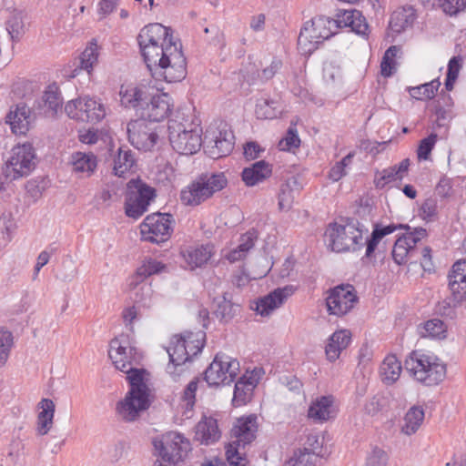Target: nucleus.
Here are the masks:
<instances>
[{"label": "nucleus", "mask_w": 466, "mask_h": 466, "mask_svg": "<svg viewBox=\"0 0 466 466\" xmlns=\"http://www.w3.org/2000/svg\"><path fill=\"white\" fill-rule=\"evenodd\" d=\"M151 76L167 83L182 81L187 76V59L178 42H169L159 56L146 63Z\"/></svg>", "instance_id": "nucleus-1"}, {"label": "nucleus", "mask_w": 466, "mask_h": 466, "mask_svg": "<svg viewBox=\"0 0 466 466\" xmlns=\"http://www.w3.org/2000/svg\"><path fill=\"white\" fill-rule=\"evenodd\" d=\"M167 130L170 145L178 154L191 156L201 148L202 127L184 114L169 119Z\"/></svg>", "instance_id": "nucleus-2"}, {"label": "nucleus", "mask_w": 466, "mask_h": 466, "mask_svg": "<svg viewBox=\"0 0 466 466\" xmlns=\"http://www.w3.org/2000/svg\"><path fill=\"white\" fill-rule=\"evenodd\" d=\"M367 229L354 218L331 223L325 231V242L335 252L356 251L364 246Z\"/></svg>", "instance_id": "nucleus-3"}, {"label": "nucleus", "mask_w": 466, "mask_h": 466, "mask_svg": "<svg viewBox=\"0 0 466 466\" xmlns=\"http://www.w3.org/2000/svg\"><path fill=\"white\" fill-rule=\"evenodd\" d=\"M258 431L257 417L249 415L237 420L231 430L235 441L226 447V458L230 466H246L248 460L242 450L256 438Z\"/></svg>", "instance_id": "nucleus-4"}, {"label": "nucleus", "mask_w": 466, "mask_h": 466, "mask_svg": "<svg viewBox=\"0 0 466 466\" xmlns=\"http://www.w3.org/2000/svg\"><path fill=\"white\" fill-rule=\"evenodd\" d=\"M405 367L417 381L426 386L437 385L446 376V366L432 356L412 352L405 360Z\"/></svg>", "instance_id": "nucleus-5"}, {"label": "nucleus", "mask_w": 466, "mask_h": 466, "mask_svg": "<svg viewBox=\"0 0 466 466\" xmlns=\"http://www.w3.org/2000/svg\"><path fill=\"white\" fill-rule=\"evenodd\" d=\"M226 185L227 178L223 173L202 175L181 190L180 200L185 206H198Z\"/></svg>", "instance_id": "nucleus-6"}, {"label": "nucleus", "mask_w": 466, "mask_h": 466, "mask_svg": "<svg viewBox=\"0 0 466 466\" xmlns=\"http://www.w3.org/2000/svg\"><path fill=\"white\" fill-rule=\"evenodd\" d=\"M336 25L329 17L319 15L304 24L298 38V48L304 56L311 55L319 46L331 37Z\"/></svg>", "instance_id": "nucleus-7"}, {"label": "nucleus", "mask_w": 466, "mask_h": 466, "mask_svg": "<svg viewBox=\"0 0 466 466\" xmlns=\"http://www.w3.org/2000/svg\"><path fill=\"white\" fill-rule=\"evenodd\" d=\"M173 36L170 27L159 23H153L143 27L138 35L137 42L145 63L159 56L160 52L169 45V42H178Z\"/></svg>", "instance_id": "nucleus-8"}, {"label": "nucleus", "mask_w": 466, "mask_h": 466, "mask_svg": "<svg viewBox=\"0 0 466 466\" xmlns=\"http://www.w3.org/2000/svg\"><path fill=\"white\" fill-rule=\"evenodd\" d=\"M166 266L156 259H149L144 262L129 279V287L135 290V303L144 308L153 306L154 290L150 283L145 282V279L164 270Z\"/></svg>", "instance_id": "nucleus-9"}, {"label": "nucleus", "mask_w": 466, "mask_h": 466, "mask_svg": "<svg viewBox=\"0 0 466 466\" xmlns=\"http://www.w3.org/2000/svg\"><path fill=\"white\" fill-rule=\"evenodd\" d=\"M206 334L203 331L186 332L172 337L167 349L169 362H188L201 352Z\"/></svg>", "instance_id": "nucleus-10"}, {"label": "nucleus", "mask_w": 466, "mask_h": 466, "mask_svg": "<svg viewBox=\"0 0 466 466\" xmlns=\"http://www.w3.org/2000/svg\"><path fill=\"white\" fill-rule=\"evenodd\" d=\"M153 445L162 461L168 464H177L182 461L190 451L189 441L176 431H168L159 439H155Z\"/></svg>", "instance_id": "nucleus-11"}, {"label": "nucleus", "mask_w": 466, "mask_h": 466, "mask_svg": "<svg viewBox=\"0 0 466 466\" xmlns=\"http://www.w3.org/2000/svg\"><path fill=\"white\" fill-rule=\"evenodd\" d=\"M156 197L154 187L139 179H131L127 183L125 211L132 218H140L147 210L150 202Z\"/></svg>", "instance_id": "nucleus-12"}, {"label": "nucleus", "mask_w": 466, "mask_h": 466, "mask_svg": "<svg viewBox=\"0 0 466 466\" xmlns=\"http://www.w3.org/2000/svg\"><path fill=\"white\" fill-rule=\"evenodd\" d=\"M238 360L224 353H218L205 371V380L209 386L227 385L234 381L239 372Z\"/></svg>", "instance_id": "nucleus-13"}, {"label": "nucleus", "mask_w": 466, "mask_h": 466, "mask_svg": "<svg viewBox=\"0 0 466 466\" xmlns=\"http://www.w3.org/2000/svg\"><path fill=\"white\" fill-rule=\"evenodd\" d=\"M35 151L29 143L15 147L12 156L4 168V175L8 179H17L28 176L35 167Z\"/></svg>", "instance_id": "nucleus-14"}, {"label": "nucleus", "mask_w": 466, "mask_h": 466, "mask_svg": "<svg viewBox=\"0 0 466 466\" xmlns=\"http://www.w3.org/2000/svg\"><path fill=\"white\" fill-rule=\"evenodd\" d=\"M173 223V216L168 213L148 215L140 225L142 238L157 244L165 242L171 236Z\"/></svg>", "instance_id": "nucleus-15"}, {"label": "nucleus", "mask_w": 466, "mask_h": 466, "mask_svg": "<svg viewBox=\"0 0 466 466\" xmlns=\"http://www.w3.org/2000/svg\"><path fill=\"white\" fill-rule=\"evenodd\" d=\"M127 130L128 141L138 150H151L159 138L157 126L142 116L130 121Z\"/></svg>", "instance_id": "nucleus-16"}, {"label": "nucleus", "mask_w": 466, "mask_h": 466, "mask_svg": "<svg viewBox=\"0 0 466 466\" xmlns=\"http://www.w3.org/2000/svg\"><path fill=\"white\" fill-rule=\"evenodd\" d=\"M109 358L115 367L124 371H130L133 366L139 364L140 355L137 349L130 345L127 335L121 334L110 341Z\"/></svg>", "instance_id": "nucleus-17"}, {"label": "nucleus", "mask_w": 466, "mask_h": 466, "mask_svg": "<svg viewBox=\"0 0 466 466\" xmlns=\"http://www.w3.org/2000/svg\"><path fill=\"white\" fill-rule=\"evenodd\" d=\"M65 111L70 118L82 122L97 123L106 116L104 105L99 100L87 96L69 101Z\"/></svg>", "instance_id": "nucleus-18"}, {"label": "nucleus", "mask_w": 466, "mask_h": 466, "mask_svg": "<svg viewBox=\"0 0 466 466\" xmlns=\"http://www.w3.org/2000/svg\"><path fill=\"white\" fill-rule=\"evenodd\" d=\"M358 302V296L352 285H339L329 291L326 305L329 314L338 317L350 312Z\"/></svg>", "instance_id": "nucleus-19"}, {"label": "nucleus", "mask_w": 466, "mask_h": 466, "mask_svg": "<svg viewBox=\"0 0 466 466\" xmlns=\"http://www.w3.org/2000/svg\"><path fill=\"white\" fill-rule=\"evenodd\" d=\"M172 107V99L167 93L150 92L148 100L142 106L140 116L152 123L159 122L169 116Z\"/></svg>", "instance_id": "nucleus-20"}, {"label": "nucleus", "mask_w": 466, "mask_h": 466, "mask_svg": "<svg viewBox=\"0 0 466 466\" xmlns=\"http://www.w3.org/2000/svg\"><path fill=\"white\" fill-rule=\"evenodd\" d=\"M149 406L148 397L128 391L125 399L117 402L116 410L123 420L130 422L136 420Z\"/></svg>", "instance_id": "nucleus-21"}, {"label": "nucleus", "mask_w": 466, "mask_h": 466, "mask_svg": "<svg viewBox=\"0 0 466 466\" xmlns=\"http://www.w3.org/2000/svg\"><path fill=\"white\" fill-rule=\"evenodd\" d=\"M150 87L145 85H122L119 91L121 105L127 108H133L140 115L150 96Z\"/></svg>", "instance_id": "nucleus-22"}, {"label": "nucleus", "mask_w": 466, "mask_h": 466, "mask_svg": "<svg viewBox=\"0 0 466 466\" xmlns=\"http://www.w3.org/2000/svg\"><path fill=\"white\" fill-rule=\"evenodd\" d=\"M295 289L292 285L274 289L258 299L255 310L261 316H268L273 310L279 308L294 293Z\"/></svg>", "instance_id": "nucleus-23"}, {"label": "nucleus", "mask_w": 466, "mask_h": 466, "mask_svg": "<svg viewBox=\"0 0 466 466\" xmlns=\"http://www.w3.org/2000/svg\"><path fill=\"white\" fill-rule=\"evenodd\" d=\"M336 25H332L334 32L338 28L350 27L358 35H366L369 25L366 18L358 10H344L337 14V18L332 19Z\"/></svg>", "instance_id": "nucleus-24"}, {"label": "nucleus", "mask_w": 466, "mask_h": 466, "mask_svg": "<svg viewBox=\"0 0 466 466\" xmlns=\"http://www.w3.org/2000/svg\"><path fill=\"white\" fill-rule=\"evenodd\" d=\"M214 145L209 149L213 158L228 156L234 148L235 136L227 124H220L213 137Z\"/></svg>", "instance_id": "nucleus-25"}, {"label": "nucleus", "mask_w": 466, "mask_h": 466, "mask_svg": "<svg viewBox=\"0 0 466 466\" xmlns=\"http://www.w3.org/2000/svg\"><path fill=\"white\" fill-rule=\"evenodd\" d=\"M69 165L77 177H90L96 170L97 157L93 152L76 151L70 156Z\"/></svg>", "instance_id": "nucleus-26"}, {"label": "nucleus", "mask_w": 466, "mask_h": 466, "mask_svg": "<svg viewBox=\"0 0 466 466\" xmlns=\"http://www.w3.org/2000/svg\"><path fill=\"white\" fill-rule=\"evenodd\" d=\"M7 118L13 133L25 135L35 120V116L25 103H19L10 111Z\"/></svg>", "instance_id": "nucleus-27"}, {"label": "nucleus", "mask_w": 466, "mask_h": 466, "mask_svg": "<svg viewBox=\"0 0 466 466\" xmlns=\"http://www.w3.org/2000/svg\"><path fill=\"white\" fill-rule=\"evenodd\" d=\"M449 287L456 303L466 298V259L459 260L452 266L449 275Z\"/></svg>", "instance_id": "nucleus-28"}, {"label": "nucleus", "mask_w": 466, "mask_h": 466, "mask_svg": "<svg viewBox=\"0 0 466 466\" xmlns=\"http://www.w3.org/2000/svg\"><path fill=\"white\" fill-rule=\"evenodd\" d=\"M335 415L334 398L331 395L317 397L308 410V417L318 422L327 421Z\"/></svg>", "instance_id": "nucleus-29"}, {"label": "nucleus", "mask_w": 466, "mask_h": 466, "mask_svg": "<svg viewBox=\"0 0 466 466\" xmlns=\"http://www.w3.org/2000/svg\"><path fill=\"white\" fill-rule=\"evenodd\" d=\"M303 186L298 177L292 176L283 182L278 193V208L279 211L288 212L292 208L295 193L299 192Z\"/></svg>", "instance_id": "nucleus-30"}, {"label": "nucleus", "mask_w": 466, "mask_h": 466, "mask_svg": "<svg viewBox=\"0 0 466 466\" xmlns=\"http://www.w3.org/2000/svg\"><path fill=\"white\" fill-rule=\"evenodd\" d=\"M220 436L217 420L212 417L204 416L195 427V440L201 444H213Z\"/></svg>", "instance_id": "nucleus-31"}, {"label": "nucleus", "mask_w": 466, "mask_h": 466, "mask_svg": "<svg viewBox=\"0 0 466 466\" xmlns=\"http://www.w3.org/2000/svg\"><path fill=\"white\" fill-rule=\"evenodd\" d=\"M351 340V332L349 329H339L328 339L325 347L327 360L334 362L340 353L348 348Z\"/></svg>", "instance_id": "nucleus-32"}, {"label": "nucleus", "mask_w": 466, "mask_h": 466, "mask_svg": "<svg viewBox=\"0 0 466 466\" xmlns=\"http://www.w3.org/2000/svg\"><path fill=\"white\" fill-rule=\"evenodd\" d=\"M258 382L253 375H244L235 384L232 405L241 407L248 403L253 397V391Z\"/></svg>", "instance_id": "nucleus-33"}, {"label": "nucleus", "mask_w": 466, "mask_h": 466, "mask_svg": "<svg viewBox=\"0 0 466 466\" xmlns=\"http://www.w3.org/2000/svg\"><path fill=\"white\" fill-rule=\"evenodd\" d=\"M410 159L405 158L399 165H394L384 168L381 171H376L374 177V185L377 188H383L386 185L396 180H401L408 172Z\"/></svg>", "instance_id": "nucleus-34"}, {"label": "nucleus", "mask_w": 466, "mask_h": 466, "mask_svg": "<svg viewBox=\"0 0 466 466\" xmlns=\"http://www.w3.org/2000/svg\"><path fill=\"white\" fill-rule=\"evenodd\" d=\"M258 238V232L257 229L251 228L248 230L240 236L238 247L227 253L225 258L230 263L246 258L249 251L254 248Z\"/></svg>", "instance_id": "nucleus-35"}, {"label": "nucleus", "mask_w": 466, "mask_h": 466, "mask_svg": "<svg viewBox=\"0 0 466 466\" xmlns=\"http://www.w3.org/2000/svg\"><path fill=\"white\" fill-rule=\"evenodd\" d=\"M272 173L271 166L264 161H257L242 171V179L248 187L257 185L268 177Z\"/></svg>", "instance_id": "nucleus-36"}, {"label": "nucleus", "mask_w": 466, "mask_h": 466, "mask_svg": "<svg viewBox=\"0 0 466 466\" xmlns=\"http://www.w3.org/2000/svg\"><path fill=\"white\" fill-rule=\"evenodd\" d=\"M215 316L223 322L230 321L240 310V305L232 300L230 293L225 292L216 301Z\"/></svg>", "instance_id": "nucleus-37"}, {"label": "nucleus", "mask_w": 466, "mask_h": 466, "mask_svg": "<svg viewBox=\"0 0 466 466\" xmlns=\"http://www.w3.org/2000/svg\"><path fill=\"white\" fill-rule=\"evenodd\" d=\"M402 370L400 361L395 355H388L380 367L381 381L386 385L394 384L400 378Z\"/></svg>", "instance_id": "nucleus-38"}, {"label": "nucleus", "mask_w": 466, "mask_h": 466, "mask_svg": "<svg viewBox=\"0 0 466 466\" xmlns=\"http://www.w3.org/2000/svg\"><path fill=\"white\" fill-rule=\"evenodd\" d=\"M42 410L37 416V433L38 435H46L53 426L55 415V403L52 400L43 399L40 403Z\"/></svg>", "instance_id": "nucleus-39"}, {"label": "nucleus", "mask_w": 466, "mask_h": 466, "mask_svg": "<svg viewBox=\"0 0 466 466\" xmlns=\"http://www.w3.org/2000/svg\"><path fill=\"white\" fill-rule=\"evenodd\" d=\"M212 255V247L200 246L197 248H189L182 252V256L187 266L194 269L205 265Z\"/></svg>", "instance_id": "nucleus-40"}, {"label": "nucleus", "mask_w": 466, "mask_h": 466, "mask_svg": "<svg viewBox=\"0 0 466 466\" xmlns=\"http://www.w3.org/2000/svg\"><path fill=\"white\" fill-rule=\"evenodd\" d=\"M424 420V410L420 406H412L403 418L401 433L410 436L418 431Z\"/></svg>", "instance_id": "nucleus-41"}, {"label": "nucleus", "mask_w": 466, "mask_h": 466, "mask_svg": "<svg viewBox=\"0 0 466 466\" xmlns=\"http://www.w3.org/2000/svg\"><path fill=\"white\" fill-rule=\"evenodd\" d=\"M113 162L114 174L122 177L133 168L136 159L130 149L121 147L117 149V154L114 157Z\"/></svg>", "instance_id": "nucleus-42"}, {"label": "nucleus", "mask_w": 466, "mask_h": 466, "mask_svg": "<svg viewBox=\"0 0 466 466\" xmlns=\"http://www.w3.org/2000/svg\"><path fill=\"white\" fill-rule=\"evenodd\" d=\"M418 248L409 243L407 238L403 236L399 238L392 248V258L394 261L399 264H404L409 258H415Z\"/></svg>", "instance_id": "nucleus-43"}, {"label": "nucleus", "mask_w": 466, "mask_h": 466, "mask_svg": "<svg viewBox=\"0 0 466 466\" xmlns=\"http://www.w3.org/2000/svg\"><path fill=\"white\" fill-rule=\"evenodd\" d=\"M45 114L54 116L62 107V98L57 86H49L42 97Z\"/></svg>", "instance_id": "nucleus-44"}, {"label": "nucleus", "mask_w": 466, "mask_h": 466, "mask_svg": "<svg viewBox=\"0 0 466 466\" xmlns=\"http://www.w3.org/2000/svg\"><path fill=\"white\" fill-rule=\"evenodd\" d=\"M124 372L127 374V380L130 383L129 391H134L135 394L138 395L149 396L148 387L144 381V370L133 366L130 371Z\"/></svg>", "instance_id": "nucleus-45"}, {"label": "nucleus", "mask_w": 466, "mask_h": 466, "mask_svg": "<svg viewBox=\"0 0 466 466\" xmlns=\"http://www.w3.org/2000/svg\"><path fill=\"white\" fill-rule=\"evenodd\" d=\"M395 229L396 226L394 225H389L383 228L376 227L371 233V237L370 239L364 237V245H367L366 256L370 257L373 251L375 250L376 247L378 246L379 242L380 241V239L386 235L395 231Z\"/></svg>", "instance_id": "nucleus-46"}, {"label": "nucleus", "mask_w": 466, "mask_h": 466, "mask_svg": "<svg viewBox=\"0 0 466 466\" xmlns=\"http://www.w3.org/2000/svg\"><path fill=\"white\" fill-rule=\"evenodd\" d=\"M440 86V81L435 79L420 86L412 87L410 92L411 96L416 99H431L435 96V93L438 91Z\"/></svg>", "instance_id": "nucleus-47"}, {"label": "nucleus", "mask_w": 466, "mask_h": 466, "mask_svg": "<svg viewBox=\"0 0 466 466\" xmlns=\"http://www.w3.org/2000/svg\"><path fill=\"white\" fill-rule=\"evenodd\" d=\"M446 329L442 320L439 319H433L426 321L420 328V333L422 337L431 338H444Z\"/></svg>", "instance_id": "nucleus-48"}, {"label": "nucleus", "mask_w": 466, "mask_h": 466, "mask_svg": "<svg viewBox=\"0 0 466 466\" xmlns=\"http://www.w3.org/2000/svg\"><path fill=\"white\" fill-rule=\"evenodd\" d=\"M97 45L96 43L91 42L79 57L80 67L87 73H90L94 65L97 62Z\"/></svg>", "instance_id": "nucleus-49"}, {"label": "nucleus", "mask_w": 466, "mask_h": 466, "mask_svg": "<svg viewBox=\"0 0 466 466\" xmlns=\"http://www.w3.org/2000/svg\"><path fill=\"white\" fill-rule=\"evenodd\" d=\"M13 345V334L7 329H0V367L5 365Z\"/></svg>", "instance_id": "nucleus-50"}, {"label": "nucleus", "mask_w": 466, "mask_h": 466, "mask_svg": "<svg viewBox=\"0 0 466 466\" xmlns=\"http://www.w3.org/2000/svg\"><path fill=\"white\" fill-rule=\"evenodd\" d=\"M462 67V57L460 56H453L450 59L448 64V72L445 81V87L448 91L453 89L455 81L458 78L460 70Z\"/></svg>", "instance_id": "nucleus-51"}, {"label": "nucleus", "mask_w": 466, "mask_h": 466, "mask_svg": "<svg viewBox=\"0 0 466 466\" xmlns=\"http://www.w3.org/2000/svg\"><path fill=\"white\" fill-rule=\"evenodd\" d=\"M354 156V152H350L340 161L337 162L329 172V179H331L333 182H337L344 176H346V167L351 165Z\"/></svg>", "instance_id": "nucleus-52"}, {"label": "nucleus", "mask_w": 466, "mask_h": 466, "mask_svg": "<svg viewBox=\"0 0 466 466\" xmlns=\"http://www.w3.org/2000/svg\"><path fill=\"white\" fill-rule=\"evenodd\" d=\"M278 103L273 100L263 99L256 106V115L258 118L272 119L275 118L279 110H278Z\"/></svg>", "instance_id": "nucleus-53"}, {"label": "nucleus", "mask_w": 466, "mask_h": 466, "mask_svg": "<svg viewBox=\"0 0 466 466\" xmlns=\"http://www.w3.org/2000/svg\"><path fill=\"white\" fill-rule=\"evenodd\" d=\"M399 51L400 48L396 46H391L386 50L380 64L382 76H390L392 75L393 70L395 69L396 66V62L394 58L399 53Z\"/></svg>", "instance_id": "nucleus-54"}, {"label": "nucleus", "mask_w": 466, "mask_h": 466, "mask_svg": "<svg viewBox=\"0 0 466 466\" xmlns=\"http://www.w3.org/2000/svg\"><path fill=\"white\" fill-rule=\"evenodd\" d=\"M5 31L12 40H18L25 33V24L22 16L17 14L12 15L6 23Z\"/></svg>", "instance_id": "nucleus-55"}, {"label": "nucleus", "mask_w": 466, "mask_h": 466, "mask_svg": "<svg viewBox=\"0 0 466 466\" xmlns=\"http://www.w3.org/2000/svg\"><path fill=\"white\" fill-rule=\"evenodd\" d=\"M300 145V139L299 137L296 125L291 122L287 134L279 143L280 150L290 151L291 149L298 148Z\"/></svg>", "instance_id": "nucleus-56"}, {"label": "nucleus", "mask_w": 466, "mask_h": 466, "mask_svg": "<svg viewBox=\"0 0 466 466\" xmlns=\"http://www.w3.org/2000/svg\"><path fill=\"white\" fill-rule=\"evenodd\" d=\"M323 445V438L319 434L311 433L309 434L304 444V449L301 450L303 452L310 453L314 455L315 459H318L321 455Z\"/></svg>", "instance_id": "nucleus-57"}, {"label": "nucleus", "mask_w": 466, "mask_h": 466, "mask_svg": "<svg viewBox=\"0 0 466 466\" xmlns=\"http://www.w3.org/2000/svg\"><path fill=\"white\" fill-rule=\"evenodd\" d=\"M438 5L449 15H457L466 9V0H438Z\"/></svg>", "instance_id": "nucleus-58"}, {"label": "nucleus", "mask_w": 466, "mask_h": 466, "mask_svg": "<svg viewBox=\"0 0 466 466\" xmlns=\"http://www.w3.org/2000/svg\"><path fill=\"white\" fill-rule=\"evenodd\" d=\"M187 362H168L166 371L174 382H178L188 373Z\"/></svg>", "instance_id": "nucleus-59"}, {"label": "nucleus", "mask_w": 466, "mask_h": 466, "mask_svg": "<svg viewBox=\"0 0 466 466\" xmlns=\"http://www.w3.org/2000/svg\"><path fill=\"white\" fill-rule=\"evenodd\" d=\"M316 461L317 459L314 458V455L299 450L294 453L288 464L289 466H316Z\"/></svg>", "instance_id": "nucleus-60"}, {"label": "nucleus", "mask_w": 466, "mask_h": 466, "mask_svg": "<svg viewBox=\"0 0 466 466\" xmlns=\"http://www.w3.org/2000/svg\"><path fill=\"white\" fill-rule=\"evenodd\" d=\"M437 141V135L432 133L429 137L420 140L419 147H418V157L420 159H428L431 150L434 147V145Z\"/></svg>", "instance_id": "nucleus-61"}, {"label": "nucleus", "mask_w": 466, "mask_h": 466, "mask_svg": "<svg viewBox=\"0 0 466 466\" xmlns=\"http://www.w3.org/2000/svg\"><path fill=\"white\" fill-rule=\"evenodd\" d=\"M438 202L435 198H427L420 207V216L423 219L431 221L437 216Z\"/></svg>", "instance_id": "nucleus-62"}, {"label": "nucleus", "mask_w": 466, "mask_h": 466, "mask_svg": "<svg viewBox=\"0 0 466 466\" xmlns=\"http://www.w3.org/2000/svg\"><path fill=\"white\" fill-rule=\"evenodd\" d=\"M384 405V397L381 395H375L366 401L364 410L368 415L374 416L383 409Z\"/></svg>", "instance_id": "nucleus-63"}, {"label": "nucleus", "mask_w": 466, "mask_h": 466, "mask_svg": "<svg viewBox=\"0 0 466 466\" xmlns=\"http://www.w3.org/2000/svg\"><path fill=\"white\" fill-rule=\"evenodd\" d=\"M388 454L381 449L375 448L367 459V466H386Z\"/></svg>", "instance_id": "nucleus-64"}]
</instances>
